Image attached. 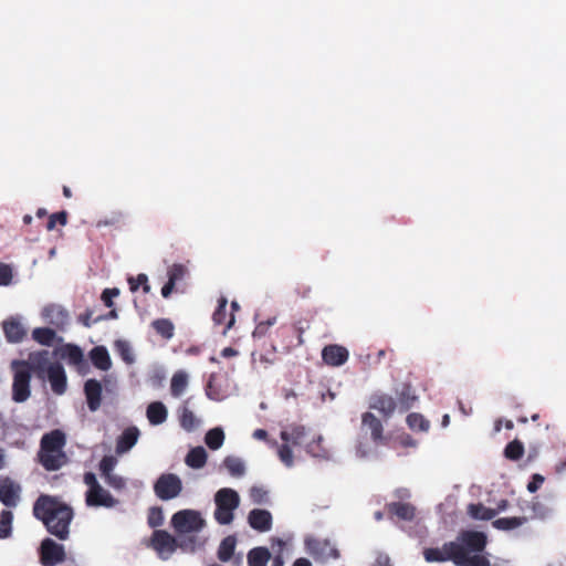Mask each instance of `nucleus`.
I'll return each mask as SVG.
<instances>
[{"instance_id": "obj_1", "label": "nucleus", "mask_w": 566, "mask_h": 566, "mask_svg": "<svg viewBox=\"0 0 566 566\" xmlns=\"http://www.w3.org/2000/svg\"><path fill=\"white\" fill-rule=\"evenodd\" d=\"M488 536L479 531H461L454 541L442 547L427 548L424 559L429 563L451 560L457 566H492L485 553Z\"/></svg>"}, {"instance_id": "obj_2", "label": "nucleus", "mask_w": 566, "mask_h": 566, "mask_svg": "<svg viewBox=\"0 0 566 566\" xmlns=\"http://www.w3.org/2000/svg\"><path fill=\"white\" fill-rule=\"evenodd\" d=\"M33 515L41 521L46 531L65 541L70 536V525L74 518V511L71 505L59 496L41 494L33 504Z\"/></svg>"}, {"instance_id": "obj_3", "label": "nucleus", "mask_w": 566, "mask_h": 566, "mask_svg": "<svg viewBox=\"0 0 566 566\" xmlns=\"http://www.w3.org/2000/svg\"><path fill=\"white\" fill-rule=\"evenodd\" d=\"M66 434L61 429H53L44 433L40 439L36 453L38 463L49 472L59 471L70 462L64 448Z\"/></svg>"}, {"instance_id": "obj_4", "label": "nucleus", "mask_w": 566, "mask_h": 566, "mask_svg": "<svg viewBox=\"0 0 566 566\" xmlns=\"http://www.w3.org/2000/svg\"><path fill=\"white\" fill-rule=\"evenodd\" d=\"M214 518L220 525H228L233 521L234 511L239 507L240 497L237 491L223 488L214 494Z\"/></svg>"}, {"instance_id": "obj_5", "label": "nucleus", "mask_w": 566, "mask_h": 566, "mask_svg": "<svg viewBox=\"0 0 566 566\" xmlns=\"http://www.w3.org/2000/svg\"><path fill=\"white\" fill-rule=\"evenodd\" d=\"M13 370L12 399L15 402H24L31 395V367L24 360H13L11 364Z\"/></svg>"}, {"instance_id": "obj_6", "label": "nucleus", "mask_w": 566, "mask_h": 566, "mask_svg": "<svg viewBox=\"0 0 566 566\" xmlns=\"http://www.w3.org/2000/svg\"><path fill=\"white\" fill-rule=\"evenodd\" d=\"M182 481L175 473H163L154 483V493L161 501H169L180 495Z\"/></svg>"}, {"instance_id": "obj_7", "label": "nucleus", "mask_w": 566, "mask_h": 566, "mask_svg": "<svg viewBox=\"0 0 566 566\" xmlns=\"http://www.w3.org/2000/svg\"><path fill=\"white\" fill-rule=\"evenodd\" d=\"M171 524L178 533L198 532L205 526L201 514L192 510H182L172 515Z\"/></svg>"}, {"instance_id": "obj_8", "label": "nucleus", "mask_w": 566, "mask_h": 566, "mask_svg": "<svg viewBox=\"0 0 566 566\" xmlns=\"http://www.w3.org/2000/svg\"><path fill=\"white\" fill-rule=\"evenodd\" d=\"M40 559L43 566H55L66 560V553L62 544L50 537L44 538L40 545Z\"/></svg>"}, {"instance_id": "obj_9", "label": "nucleus", "mask_w": 566, "mask_h": 566, "mask_svg": "<svg viewBox=\"0 0 566 566\" xmlns=\"http://www.w3.org/2000/svg\"><path fill=\"white\" fill-rule=\"evenodd\" d=\"M306 547L308 553L319 562H327L333 558L336 559L339 557L338 551L331 545L328 541H319V539H307Z\"/></svg>"}, {"instance_id": "obj_10", "label": "nucleus", "mask_w": 566, "mask_h": 566, "mask_svg": "<svg viewBox=\"0 0 566 566\" xmlns=\"http://www.w3.org/2000/svg\"><path fill=\"white\" fill-rule=\"evenodd\" d=\"M42 316L49 324L55 326L57 329L63 331L69 324L67 311L57 304H50L42 311Z\"/></svg>"}, {"instance_id": "obj_11", "label": "nucleus", "mask_w": 566, "mask_h": 566, "mask_svg": "<svg viewBox=\"0 0 566 566\" xmlns=\"http://www.w3.org/2000/svg\"><path fill=\"white\" fill-rule=\"evenodd\" d=\"M46 377L51 389L56 395H63L66 390V375L60 363H52L46 368Z\"/></svg>"}, {"instance_id": "obj_12", "label": "nucleus", "mask_w": 566, "mask_h": 566, "mask_svg": "<svg viewBox=\"0 0 566 566\" xmlns=\"http://www.w3.org/2000/svg\"><path fill=\"white\" fill-rule=\"evenodd\" d=\"M348 357L347 348L337 344L327 345L322 350V359L328 366H342L348 360Z\"/></svg>"}, {"instance_id": "obj_13", "label": "nucleus", "mask_w": 566, "mask_h": 566, "mask_svg": "<svg viewBox=\"0 0 566 566\" xmlns=\"http://www.w3.org/2000/svg\"><path fill=\"white\" fill-rule=\"evenodd\" d=\"M20 485L10 478L0 479V502L7 507H14L19 502Z\"/></svg>"}, {"instance_id": "obj_14", "label": "nucleus", "mask_w": 566, "mask_h": 566, "mask_svg": "<svg viewBox=\"0 0 566 566\" xmlns=\"http://www.w3.org/2000/svg\"><path fill=\"white\" fill-rule=\"evenodd\" d=\"M398 407L396 400L387 394H375L370 397L369 408L379 411L385 418H389Z\"/></svg>"}, {"instance_id": "obj_15", "label": "nucleus", "mask_w": 566, "mask_h": 566, "mask_svg": "<svg viewBox=\"0 0 566 566\" xmlns=\"http://www.w3.org/2000/svg\"><path fill=\"white\" fill-rule=\"evenodd\" d=\"M249 525L261 533L272 528V514L268 510L253 509L248 515Z\"/></svg>"}, {"instance_id": "obj_16", "label": "nucleus", "mask_w": 566, "mask_h": 566, "mask_svg": "<svg viewBox=\"0 0 566 566\" xmlns=\"http://www.w3.org/2000/svg\"><path fill=\"white\" fill-rule=\"evenodd\" d=\"M151 546L160 555L171 554L176 549V539L168 532L157 530L153 533Z\"/></svg>"}, {"instance_id": "obj_17", "label": "nucleus", "mask_w": 566, "mask_h": 566, "mask_svg": "<svg viewBox=\"0 0 566 566\" xmlns=\"http://www.w3.org/2000/svg\"><path fill=\"white\" fill-rule=\"evenodd\" d=\"M85 501L88 506L113 507L117 503L112 494L102 486L95 490H87Z\"/></svg>"}, {"instance_id": "obj_18", "label": "nucleus", "mask_w": 566, "mask_h": 566, "mask_svg": "<svg viewBox=\"0 0 566 566\" xmlns=\"http://www.w3.org/2000/svg\"><path fill=\"white\" fill-rule=\"evenodd\" d=\"M361 422L370 430L371 440L375 444L387 443V439L384 437V426L374 413L365 412L361 416Z\"/></svg>"}, {"instance_id": "obj_19", "label": "nucleus", "mask_w": 566, "mask_h": 566, "mask_svg": "<svg viewBox=\"0 0 566 566\" xmlns=\"http://www.w3.org/2000/svg\"><path fill=\"white\" fill-rule=\"evenodd\" d=\"M87 407L91 411H96L102 403V385L96 379H88L84 385Z\"/></svg>"}, {"instance_id": "obj_20", "label": "nucleus", "mask_w": 566, "mask_h": 566, "mask_svg": "<svg viewBox=\"0 0 566 566\" xmlns=\"http://www.w3.org/2000/svg\"><path fill=\"white\" fill-rule=\"evenodd\" d=\"M4 336L9 343H20L27 332L18 318L11 317L2 323Z\"/></svg>"}, {"instance_id": "obj_21", "label": "nucleus", "mask_w": 566, "mask_h": 566, "mask_svg": "<svg viewBox=\"0 0 566 566\" xmlns=\"http://www.w3.org/2000/svg\"><path fill=\"white\" fill-rule=\"evenodd\" d=\"M227 305L228 300L224 296H221L218 300V306L212 315V319L216 325H224L223 334H226L228 329H230L233 326L235 321L234 315L232 313L229 315V318L227 319Z\"/></svg>"}, {"instance_id": "obj_22", "label": "nucleus", "mask_w": 566, "mask_h": 566, "mask_svg": "<svg viewBox=\"0 0 566 566\" xmlns=\"http://www.w3.org/2000/svg\"><path fill=\"white\" fill-rule=\"evenodd\" d=\"M397 394V405L400 412H406L415 406L418 397L415 395L410 384H403Z\"/></svg>"}, {"instance_id": "obj_23", "label": "nucleus", "mask_w": 566, "mask_h": 566, "mask_svg": "<svg viewBox=\"0 0 566 566\" xmlns=\"http://www.w3.org/2000/svg\"><path fill=\"white\" fill-rule=\"evenodd\" d=\"M138 437L139 430L136 427L125 429L117 439L116 451L118 453L129 451L136 444Z\"/></svg>"}, {"instance_id": "obj_24", "label": "nucleus", "mask_w": 566, "mask_h": 566, "mask_svg": "<svg viewBox=\"0 0 566 566\" xmlns=\"http://www.w3.org/2000/svg\"><path fill=\"white\" fill-rule=\"evenodd\" d=\"M92 364L99 370L106 371L112 367L111 356L104 346H95L90 352Z\"/></svg>"}, {"instance_id": "obj_25", "label": "nucleus", "mask_w": 566, "mask_h": 566, "mask_svg": "<svg viewBox=\"0 0 566 566\" xmlns=\"http://www.w3.org/2000/svg\"><path fill=\"white\" fill-rule=\"evenodd\" d=\"M60 356L69 364L80 367L85 363L83 350L74 344H66L60 348Z\"/></svg>"}, {"instance_id": "obj_26", "label": "nucleus", "mask_w": 566, "mask_h": 566, "mask_svg": "<svg viewBox=\"0 0 566 566\" xmlns=\"http://www.w3.org/2000/svg\"><path fill=\"white\" fill-rule=\"evenodd\" d=\"M387 511L391 515H396L402 521H412L416 514V509L410 503L392 502L387 504Z\"/></svg>"}, {"instance_id": "obj_27", "label": "nucleus", "mask_w": 566, "mask_h": 566, "mask_svg": "<svg viewBox=\"0 0 566 566\" xmlns=\"http://www.w3.org/2000/svg\"><path fill=\"white\" fill-rule=\"evenodd\" d=\"M146 415L151 424L158 426L166 421L168 411L163 402L154 401L148 405Z\"/></svg>"}, {"instance_id": "obj_28", "label": "nucleus", "mask_w": 566, "mask_h": 566, "mask_svg": "<svg viewBox=\"0 0 566 566\" xmlns=\"http://www.w3.org/2000/svg\"><path fill=\"white\" fill-rule=\"evenodd\" d=\"M208 454L203 447L190 449L185 458L186 464L191 469H201L207 462Z\"/></svg>"}, {"instance_id": "obj_29", "label": "nucleus", "mask_w": 566, "mask_h": 566, "mask_svg": "<svg viewBox=\"0 0 566 566\" xmlns=\"http://www.w3.org/2000/svg\"><path fill=\"white\" fill-rule=\"evenodd\" d=\"M468 514L473 520L490 521L497 515V511L486 507L482 503H472L468 505Z\"/></svg>"}, {"instance_id": "obj_30", "label": "nucleus", "mask_w": 566, "mask_h": 566, "mask_svg": "<svg viewBox=\"0 0 566 566\" xmlns=\"http://www.w3.org/2000/svg\"><path fill=\"white\" fill-rule=\"evenodd\" d=\"M526 516L500 517L492 522L494 528L500 531H512L527 523Z\"/></svg>"}, {"instance_id": "obj_31", "label": "nucleus", "mask_w": 566, "mask_h": 566, "mask_svg": "<svg viewBox=\"0 0 566 566\" xmlns=\"http://www.w3.org/2000/svg\"><path fill=\"white\" fill-rule=\"evenodd\" d=\"M271 554L266 547H254L248 553L249 566H266Z\"/></svg>"}, {"instance_id": "obj_32", "label": "nucleus", "mask_w": 566, "mask_h": 566, "mask_svg": "<svg viewBox=\"0 0 566 566\" xmlns=\"http://www.w3.org/2000/svg\"><path fill=\"white\" fill-rule=\"evenodd\" d=\"M155 332L160 335L164 339H171L175 335V326L168 318H158L151 323Z\"/></svg>"}, {"instance_id": "obj_33", "label": "nucleus", "mask_w": 566, "mask_h": 566, "mask_svg": "<svg viewBox=\"0 0 566 566\" xmlns=\"http://www.w3.org/2000/svg\"><path fill=\"white\" fill-rule=\"evenodd\" d=\"M188 386V375L179 370L174 374L170 382V392L174 397H180Z\"/></svg>"}, {"instance_id": "obj_34", "label": "nucleus", "mask_w": 566, "mask_h": 566, "mask_svg": "<svg viewBox=\"0 0 566 566\" xmlns=\"http://www.w3.org/2000/svg\"><path fill=\"white\" fill-rule=\"evenodd\" d=\"M35 342L44 346H51L56 337L55 331L49 327H38L32 332Z\"/></svg>"}, {"instance_id": "obj_35", "label": "nucleus", "mask_w": 566, "mask_h": 566, "mask_svg": "<svg viewBox=\"0 0 566 566\" xmlns=\"http://www.w3.org/2000/svg\"><path fill=\"white\" fill-rule=\"evenodd\" d=\"M406 421L408 427L415 431L427 432L430 429V421L418 412L409 413Z\"/></svg>"}, {"instance_id": "obj_36", "label": "nucleus", "mask_w": 566, "mask_h": 566, "mask_svg": "<svg viewBox=\"0 0 566 566\" xmlns=\"http://www.w3.org/2000/svg\"><path fill=\"white\" fill-rule=\"evenodd\" d=\"M124 222V213L122 211H112L109 214L96 221V228L113 227L118 229Z\"/></svg>"}, {"instance_id": "obj_37", "label": "nucleus", "mask_w": 566, "mask_h": 566, "mask_svg": "<svg viewBox=\"0 0 566 566\" xmlns=\"http://www.w3.org/2000/svg\"><path fill=\"white\" fill-rule=\"evenodd\" d=\"M235 538L233 536H228L222 539L218 548V558L221 562H229L234 553L235 548Z\"/></svg>"}, {"instance_id": "obj_38", "label": "nucleus", "mask_w": 566, "mask_h": 566, "mask_svg": "<svg viewBox=\"0 0 566 566\" xmlns=\"http://www.w3.org/2000/svg\"><path fill=\"white\" fill-rule=\"evenodd\" d=\"M224 441V432L221 428L210 429L205 437V442L211 450L221 448Z\"/></svg>"}, {"instance_id": "obj_39", "label": "nucleus", "mask_w": 566, "mask_h": 566, "mask_svg": "<svg viewBox=\"0 0 566 566\" xmlns=\"http://www.w3.org/2000/svg\"><path fill=\"white\" fill-rule=\"evenodd\" d=\"M503 453L507 460L518 461L524 454V444L518 439H514L506 444Z\"/></svg>"}, {"instance_id": "obj_40", "label": "nucleus", "mask_w": 566, "mask_h": 566, "mask_svg": "<svg viewBox=\"0 0 566 566\" xmlns=\"http://www.w3.org/2000/svg\"><path fill=\"white\" fill-rule=\"evenodd\" d=\"M223 465L232 476H242L245 472L244 463L237 457L229 455L224 458Z\"/></svg>"}, {"instance_id": "obj_41", "label": "nucleus", "mask_w": 566, "mask_h": 566, "mask_svg": "<svg viewBox=\"0 0 566 566\" xmlns=\"http://www.w3.org/2000/svg\"><path fill=\"white\" fill-rule=\"evenodd\" d=\"M13 514L9 510H3L0 513V538H7L12 532Z\"/></svg>"}, {"instance_id": "obj_42", "label": "nucleus", "mask_w": 566, "mask_h": 566, "mask_svg": "<svg viewBox=\"0 0 566 566\" xmlns=\"http://www.w3.org/2000/svg\"><path fill=\"white\" fill-rule=\"evenodd\" d=\"M180 426L186 431H193L198 426V419L195 417L193 412L188 409L187 407H184L180 415Z\"/></svg>"}, {"instance_id": "obj_43", "label": "nucleus", "mask_w": 566, "mask_h": 566, "mask_svg": "<svg viewBox=\"0 0 566 566\" xmlns=\"http://www.w3.org/2000/svg\"><path fill=\"white\" fill-rule=\"evenodd\" d=\"M128 284L132 292H136L140 286L143 287L144 293H149L150 285L148 284V277L146 274L140 273L136 277H128Z\"/></svg>"}, {"instance_id": "obj_44", "label": "nucleus", "mask_w": 566, "mask_h": 566, "mask_svg": "<svg viewBox=\"0 0 566 566\" xmlns=\"http://www.w3.org/2000/svg\"><path fill=\"white\" fill-rule=\"evenodd\" d=\"M69 213L63 210L55 213H52L49 217L48 223H46V230L52 231L55 229L56 224L65 226L67 223Z\"/></svg>"}, {"instance_id": "obj_45", "label": "nucleus", "mask_w": 566, "mask_h": 566, "mask_svg": "<svg viewBox=\"0 0 566 566\" xmlns=\"http://www.w3.org/2000/svg\"><path fill=\"white\" fill-rule=\"evenodd\" d=\"M187 274V268L182 264L176 263L168 269V281L176 284L181 281Z\"/></svg>"}, {"instance_id": "obj_46", "label": "nucleus", "mask_w": 566, "mask_h": 566, "mask_svg": "<svg viewBox=\"0 0 566 566\" xmlns=\"http://www.w3.org/2000/svg\"><path fill=\"white\" fill-rule=\"evenodd\" d=\"M116 465V459L112 455H105L99 462V471L103 478L113 474V470Z\"/></svg>"}, {"instance_id": "obj_47", "label": "nucleus", "mask_w": 566, "mask_h": 566, "mask_svg": "<svg viewBox=\"0 0 566 566\" xmlns=\"http://www.w3.org/2000/svg\"><path fill=\"white\" fill-rule=\"evenodd\" d=\"M250 497L253 503L263 504L269 500V493L263 486H253L250 490Z\"/></svg>"}, {"instance_id": "obj_48", "label": "nucleus", "mask_w": 566, "mask_h": 566, "mask_svg": "<svg viewBox=\"0 0 566 566\" xmlns=\"http://www.w3.org/2000/svg\"><path fill=\"white\" fill-rule=\"evenodd\" d=\"M163 511L160 507H151L148 515V524L151 527H157L163 524Z\"/></svg>"}, {"instance_id": "obj_49", "label": "nucleus", "mask_w": 566, "mask_h": 566, "mask_svg": "<svg viewBox=\"0 0 566 566\" xmlns=\"http://www.w3.org/2000/svg\"><path fill=\"white\" fill-rule=\"evenodd\" d=\"M119 295V290L114 289H105L102 292L101 298L106 307H113L114 302L113 298Z\"/></svg>"}, {"instance_id": "obj_50", "label": "nucleus", "mask_w": 566, "mask_h": 566, "mask_svg": "<svg viewBox=\"0 0 566 566\" xmlns=\"http://www.w3.org/2000/svg\"><path fill=\"white\" fill-rule=\"evenodd\" d=\"M279 457L281 461L285 463L287 467H291L293 464V452L286 443L280 447Z\"/></svg>"}, {"instance_id": "obj_51", "label": "nucleus", "mask_w": 566, "mask_h": 566, "mask_svg": "<svg viewBox=\"0 0 566 566\" xmlns=\"http://www.w3.org/2000/svg\"><path fill=\"white\" fill-rule=\"evenodd\" d=\"M106 483L112 486L115 490H122L125 486V480L116 474H109L108 476L104 478Z\"/></svg>"}, {"instance_id": "obj_52", "label": "nucleus", "mask_w": 566, "mask_h": 566, "mask_svg": "<svg viewBox=\"0 0 566 566\" xmlns=\"http://www.w3.org/2000/svg\"><path fill=\"white\" fill-rule=\"evenodd\" d=\"M12 280V271L8 264L0 263V284L8 285Z\"/></svg>"}, {"instance_id": "obj_53", "label": "nucleus", "mask_w": 566, "mask_h": 566, "mask_svg": "<svg viewBox=\"0 0 566 566\" xmlns=\"http://www.w3.org/2000/svg\"><path fill=\"white\" fill-rule=\"evenodd\" d=\"M544 483V476L535 473L532 476V480L527 484V491L531 493H535Z\"/></svg>"}, {"instance_id": "obj_54", "label": "nucleus", "mask_w": 566, "mask_h": 566, "mask_svg": "<svg viewBox=\"0 0 566 566\" xmlns=\"http://www.w3.org/2000/svg\"><path fill=\"white\" fill-rule=\"evenodd\" d=\"M84 483L88 486V490H95L101 484L98 483L95 474L93 472H86L83 476Z\"/></svg>"}, {"instance_id": "obj_55", "label": "nucleus", "mask_w": 566, "mask_h": 566, "mask_svg": "<svg viewBox=\"0 0 566 566\" xmlns=\"http://www.w3.org/2000/svg\"><path fill=\"white\" fill-rule=\"evenodd\" d=\"M398 441L403 448H415L417 446V441L408 433L399 436Z\"/></svg>"}, {"instance_id": "obj_56", "label": "nucleus", "mask_w": 566, "mask_h": 566, "mask_svg": "<svg viewBox=\"0 0 566 566\" xmlns=\"http://www.w3.org/2000/svg\"><path fill=\"white\" fill-rule=\"evenodd\" d=\"M92 312L86 311L85 313L81 314L78 319L85 327H91L93 323L98 322L102 317H97L95 319H92Z\"/></svg>"}, {"instance_id": "obj_57", "label": "nucleus", "mask_w": 566, "mask_h": 566, "mask_svg": "<svg viewBox=\"0 0 566 566\" xmlns=\"http://www.w3.org/2000/svg\"><path fill=\"white\" fill-rule=\"evenodd\" d=\"M532 510L536 517L545 518L547 516V510L538 502H532Z\"/></svg>"}, {"instance_id": "obj_58", "label": "nucleus", "mask_w": 566, "mask_h": 566, "mask_svg": "<svg viewBox=\"0 0 566 566\" xmlns=\"http://www.w3.org/2000/svg\"><path fill=\"white\" fill-rule=\"evenodd\" d=\"M176 284H174L172 282L168 281L163 287H161V295L163 297L167 298L170 296V294L172 293L174 291V287H175Z\"/></svg>"}, {"instance_id": "obj_59", "label": "nucleus", "mask_w": 566, "mask_h": 566, "mask_svg": "<svg viewBox=\"0 0 566 566\" xmlns=\"http://www.w3.org/2000/svg\"><path fill=\"white\" fill-rule=\"evenodd\" d=\"M375 566H391L389 557L386 555L378 556Z\"/></svg>"}, {"instance_id": "obj_60", "label": "nucleus", "mask_w": 566, "mask_h": 566, "mask_svg": "<svg viewBox=\"0 0 566 566\" xmlns=\"http://www.w3.org/2000/svg\"><path fill=\"white\" fill-rule=\"evenodd\" d=\"M238 355V350L232 347H226L221 352V356L224 358H230Z\"/></svg>"}, {"instance_id": "obj_61", "label": "nucleus", "mask_w": 566, "mask_h": 566, "mask_svg": "<svg viewBox=\"0 0 566 566\" xmlns=\"http://www.w3.org/2000/svg\"><path fill=\"white\" fill-rule=\"evenodd\" d=\"M253 437L259 440H264L268 437V432L264 429H256L253 432Z\"/></svg>"}, {"instance_id": "obj_62", "label": "nucleus", "mask_w": 566, "mask_h": 566, "mask_svg": "<svg viewBox=\"0 0 566 566\" xmlns=\"http://www.w3.org/2000/svg\"><path fill=\"white\" fill-rule=\"evenodd\" d=\"M293 566H312V564L308 559L301 557L294 562Z\"/></svg>"}, {"instance_id": "obj_63", "label": "nucleus", "mask_w": 566, "mask_h": 566, "mask_svg": "<svg viewBox=\"0 0 566 566\" xmlns=\"http://www.w3.org/2000/svg\"><path fill=\"white\" fill-rule=\"evenodd\" d=\"M509 502L506 500H502L499 502L497 507L494 511L501 512L507 509Z\"/></svg>"}, {"instance_id": "obj_64", "label": "nucleus", "mask_w": 566, "mask_h": 566, "mask_svg": "<svg viewBox=\"0 0 566 566\" xmlns=\"http://www.w3.org/2000/svg\"><path fill=\"white\" fill-rule=\"evenodd\" d=\"M272 566H283V558L280 555L275 556Z\"/></svg>"}]
</instances>
